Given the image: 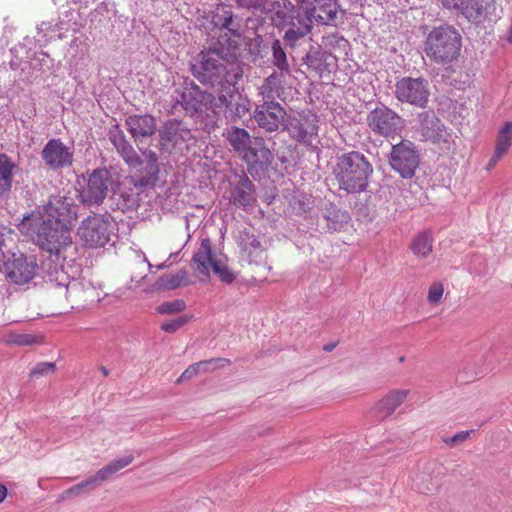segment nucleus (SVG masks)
Here are the masks:
<instances>
[{"label":"nucleus","instance_id":"6e6d98bb","mask_svg":"<svg viewBox=\"0 0 512 512\" xmlns=\"http://www.w3.org/2000/svg\"><path fill=\"white\" fill-rule=\"evenodd\" d=\"M506 40H507L509 43H512V25L509 27V29H508V31H507Z\"/></svg>","mask_w":512,"mask_h":512},{"label":"nucleus","instance_id":"dca6fc26","mask_svg":"<svg viewBox=\"0 0 512 512\" xmlns=\"http://www.w3.org/2000/svg\"><path fill=\"white\" fill-rule=\"evenodd\" d=\"M285 130L297 141L309 143L318 134L317 116L308 111L298 114L297 117H288Z\"/></svg>","mask_w":512,"mask_h":512},{"label":"nucleus","instance_id":"ddd939ff","mask_svg":"<svg viewBox=\"0 0 512 512\" xmlns=\"http://www.w3.org/2000/svg\"><path fill=\"white\" fill-rule=\"evenodd\" d=\"M396 98L414 106L424 107L428 102V83L422 78L404 77L396 83Z\"/></svg>","mask_w":512,"mask_h":512},{"label":"nucleus","instance_id":"864d4df0","mask_svg":"<svg viewBox=\"0 0 512 512\" xmlns=\"http://www.w3.org/2000/svg\"><path fill=\"white\" fill-rule=\"evenodd\" d=\"M8 490L5 485L0 484V503H2L7 497Z\"/></svg>","mask_w":512,"mask_h":512},{"label":"nucleus","instance_id":"473e14b6","mask_svg":"<svg viewBox=\"0 0 512 512\" xmlns=\"http://www.w3.org/2000/svg\"><path fill=\"white\" fill-rule=\"evenodd\" d=\"M14 168L15 165L11 159L5 154H0V197L11 190Z\"/></svg>","mask_w":512,"mask_h":512},{"label":"nucleus","instance_id":"f257e3e1","mask_svg":"<svg viewBox=\"0 0 512 512\" xmlns=\"http://www.w3.org/2000/svg\"><path fill=\"white\" fill-rule=\"evenodd\" d=\"M22 234L31 237L42 249L57 258L72 245L71 232L65 224H56L52 219H45L40 211H33L25 216L19 224Z\"/></svg>","mask_w":512,"mask_h":512},{"label":"nucleus","instance_id":"a211bd4d","mask_svg":"<svg viewBox=\"0 0 512 512\" xmlns=\"http://www.w3.org/2000/svg\"><path fill=\"white\" fill-rule=\"evenodd\" d=\"M111 175L106 169L94 170L89 178L86 189L82 193L83 201L88 204H100L106 198Z\"/></svg>","mask_w":512,"mask_h":512},{"label":"nucleus","instance_id":"39448f33","mask_svg":"<svg viewBox=\"0 0 512 512\" xmlns=\"http://www.w3.org/2000/svg\"><path fill=\"white\" fill-rule=\"evenodd\" d=\"M225 138L233 151L236 152L248 165L268 162L271 157L270 150L265 146L262 138H251L244 128L232 126L227 129Z\"/></svg>","mask_w":512,"mask_h":512},{"label":"nucleus","instance_id":"6ab92c4d","mask_svg":"<svg viewBox=\"0 0 512 512\" xmlns=\"http://www.w3.org/2000/svg\"><path fill=\"white\" fill-rule=\"evenodd\" d=\"M45 164L52 170L69 168L73 164V152L60 139H51L42 150Z\"/></svg>","mask_w":512,"mask_h":512},{"label":"nucleus","instance_id":"5fc2aeb1","mask_svg":"<svg viewBox=\"0 0 512 512\" xmlns=\"http://www.w3.org/2000/svg\"><path fill=\"white\" fill-rule=\"evenodd\" d=\"M80 492H81V490H78V488H77V486H76V485H75V486H73V487H71V488H69V489L66 491V493H67L68 495H77V494H79Z\"/></svg>","mask_w":512,"mask_h":512},{"label":"nucleus","instance_id":"412c9836","mask_svg":"<svg viewBox=\"0 0 512 512\" xmlns=\"http://www.w3.org/2000/svg\"><path fill=\"white\" fill-rule=\"evenodd\" d=\"M126 126L132 138L137 142L150 137L156 132V120L151 115H131L126 119Z\"/></svg>","mask_w":512,"mask_h":512},{"label":"nucleus","instance_id":"49530a36","mask_svg":"<svg viewBox=\"0 0 512 512\" xmlns=\"http://www.w3.org/2000/svg\"><path fill=\"white\" fill-rule=\"evenodd\" d=\"M185 309V302L176 300L173 302H165L159 307L160 313H177Z\"/></svg>","mask_w":512,"mask_h":512},{"label":"nucleus","instance_id":"0eeeda50","mask_svg":"<svg viewBox=\"0 0 512 512\" xmlns=\"http://www.w3.org/2000/svg\"><path fill=\"white\" fill-rule=\"evenodd\" d=\"M442 7L480 23L496 14V0H439Z\"/></svg>","mask_w":512,"mask_h":512},{"label":"nucleus","instance_id":"f8f14e48","mask_svg":"<svg viewBox=\"0 0 512 512\" xmlns=\"http://www.w3.org/2000/svg\"><path fill=\"white\" fill-rule=\"evenodd\" d=\"M296 3L299 6V11L294 13L283 37L291 47H294L300 39L312 31L314 22L310 15L311 0H296Z\"/></svg>","mask_w":512,"mask_h":512},{"label":"nucleus","instance_id":"4be33fe9","mask_svg":"<svg viewBox=\"0 0 512 512\" xmlns=\"http://www.w3.org/2000/svg\"><path fill=\"white\" fill-rule=\"evenodd\" d=\"M422 135L427 141H431L443 150H449L453 143L452 133L439 120L426 122L422 129Z\"/></svg>","mask_w":512,"mask_h":512},{"label":"nucleus","instance_id":"c03bdc74","mask_svg":"<svg viewBox=\"0 0 512 512\" xmlns=\"http://www.w3.org/2000/svg\"><path fill=\"white\" fill-rule=\"evenodd\" d=\"M109 138L117 151H120L122 147L124 148L130 144L125 138L123 132L117 126L110 130Z\"/></svg>","mask_w":512,"mask_h":512},{"label":"nucleus","instance_id":"5701e85b","mask_svg":"<svg viewBox=\"0 0 512 512\" xmlns=\"http://www.w3.org/2000/svg\"><path fill=\"white\" fill-rule=\"evenodd\" d=\"M311 16L315 22L328 25L337 16L336 3L333 0H311Z\"/></svg>","mask_w":512,"mask_h":512},{"label":"nucleus","instance_id":"37998d69","mask_svg":"<svg viewBox=\"0 0 512 512\" xmlns=\"http://www.w3.org/2000/svg\"><path fill=\"white\" fill-rule=\"evenodd\" d=\"M474 432H475L474 430L460 431V432H457L455 435H453L451 437H445L442 440L449 447H456L458 445H461L465 441L469 440L471 435Z\"/></svg>","mask_w":512,"mask_h":512},{"label":"nucleus","instance_id":"7ed1b4c3","mask_svg":"<svg viewBox=\"0 0 512 512\" xmlns=\"http://www.w3.org/2000/svg\"><path fill=\"white\" fill-rule=\"evenodd\" d=\"M462 48V37L453 26L434 27L427 35L424 52L430 61L446 65L458 60Z\"/></svg>","mask_w":512,"mask_h":512},{"label":"nucleus","instance_id":"aec40b11","mask_svg":"<svg viewBox=\"0 0 512 512\" xmlns=\"http://www.w3.org/2000/svg\"><path fill=\"white\" fill-rule=\"evenodd\" d=\"M133 460L134 457L131 455L114 460L105 465L103 468L99 469L95 475L87 478L85 481L78 483L76 486L78 490L81 491L89 486H96L99 483L108 480L112 475L130 465Z\"/></svg>","mask_w":512,"mask_h":512},{"label":"nucleus","instance_id":"6e6552de","mask_svg":"<svg viewBox=\"0 0 512 512\" xmlns=\"http://www.w3.org/2000/svg\"><path fill=\"white\" fill-rule=\"evenodd\" d=\"M419 162V154L412 142L402 141L392 146L389 154V164L402 178H412Z\"/></svg>","mask_w":512,"mask_h":512},{"label":"nucleus","instance_id":"1a4fd4ad","mask_svg":"<svg viewBox=\"0 0 512 512\" xmlns=\"http://www.w3.org/2000/svg\"><path fill=\"white\" fill-rule=\"evenodd\" d=\"M78 236L88 247H102L110 239V223L102 215H93L82 221Z\"/></svg>","mask_w":512,"mask_h":512},{"label":"nucleus","instance_id":"c9c22d12","mask_svg":"<svg viewBox=\"0 0 512 512\" xmlns=\"http://www.w3.org/2000/svg\"><path fill=\"white\" fill-rule=\"evenodd\" d=\"M271 49L273 56V64L278 68V70H281L284 73H290V66L287 61L286 53L278 39L272 42Z\"/></svg>","mask_w":512,"mask_h":512},{"label":"nucleus","instance_id":"cd10ccee","mask_svg":"<svg viewBox=\"0 0 512 512\" xmlns=\"http://www.w3.org/2000/svg\"><path fill=\"white\" fill-rule=\"evenodd\" d=\"M214 97L210 93L203 92L198 88L184 92L182 94V101L186 110L202 111L212 103Z\"/></svg>","mask_w":512,"mask_h":512},{"label":"nucleus","instance_id":"09e8293b","mask_svg":"<svg viewBox=\"0 0 512 512\" xmlns=\"http://www.w3.org/2000/svg\"><path fill=\"white\" fill-rule=\"evenodd\" d=\"M147 274L144 275H132L131 281L129 284L130 289H135L143 286L144 280L146 279Z\"/></svg>","mask_w":512,"mask_h":512},{"label":"nucleus","instance_id":"e433bc0d","mask_svg":"<svg viewBox=\"0 0 512 512\" xmlns=\"http://www.w3.org/2000/svg\"><path fill=\"white\" fill-rule=\"evenodd\" d=\"M161 286L165 289H175L188 284V273L181 269L173 275L161 278Z\"/></svg>","mask_w":512,"mask_h":512},{"label":"nucleus","instance_id":"f704fd0d","mask_svg":"<svg viewBox=\"0 0 512 512\" xmlns=\"http://www.w3.org/2000/svg\"><path fill=\"white\" fill-rule=\"evenodd\" d=\"M512 145V123L506 122L498 133L495 152L506 155Z\"/></svg>","mask_w":512,"mask_h":512},{"label":"nucleus","instance_id":"052dcab7","mask_svg":"<svg viewBox=\"0 0 512 512\" xmlns=\"http://www.w3.org/2000/svg\"><path fill=\"white\" fill-rule=\"evenodd\" d=\"M103 373H104V375L108 374L107 370H103Z\"/></svg>","mask_w":512,"mask_h":512},{"label":"nucleus","instance_id":"393cba45","mask_svg":"<svg viewBox=\"0 0 512 512\" xmlns=\"http://www.w3.org/2000/svg\"><path fill=\"white\" fill-rule=\"evenodd\" d=\"M143 156L146 160L144 175H142L139 179L133 178L132 182L135 187L149 186L154 184L158 178L159 165L156 153L152 150H146L143 152Z\"/></svg>","mask_w":512,"mask_h":512},{"label":"nucleus","instance_id":"f3484780","mask_svg":"<svg viewBox=\"0 0 512 512\" xmlns=\"http://www.w3.org/2000/svg\"><path fill=\"white\" fill-rule=\"evenodd\" d=\"M44 211L46 219H52L54 223L66 226L70 225L77 216L73 199L61 195L51 196L44 206Z\"/></svg>","mask_w":512,"mask_h":512},{"label":"nucleus","instance_id":"a19ab883","mask_svg":"<svg viewBox=\"0 0 512 512\" xmlns=\"http://www.w3.org/2000/svg\"><path fill=\"white\" fill-rule=\"evenodd\" d=\"M118 153L121 155L123 160L134 169H138L142 166L143 161L140 159L134 148L131 146V144L127 145L126 147H122Z\"/></svg>","mask_w":512,"mask_h":512},{"label":"nucleus","instance_id":"423d86ee","mask_svg":"<svg viewBox=\"0 0 512 512\" xmlns=\"http://www.w3.org/2000/svg\"><path fill=\"white\" fill-rule=\"evenodd\" d=\"M195 271L198 275L208 278L210 270L220 281L231 284L235 280V274L229 269L226 262L218 259L213 253L211 241L208 238L202 239L198 250L193 256Z\"/></svg>","mask_w":512,"mask_h":512},{"label":"nucleus","instance_id":"603ef678","mask_svg":"<svg viewBox=\"0 0 512 512\" xmlns=\"http://www.w3.org/2000/svg\"><path fill=\"white\" fill-rule=\"evenodd\" d=\"M20 344L24 345H31L33 343H36L35 338L30 335L23 336L22 339L19 341Z\"/></svg>","mask_w":512,"mask_h":512},{"label":"nucleus","instance_id":"de8ad7c7","mask_svg":"<svg viewBox=\"0 0 512 512\" xmlns=\"http://www.w3.org/2000/svg\"><path fill=\"white\" fill-rule=\"evenodd\" d=\"M54 369H55L54 363L43 362V363H39L33 370H31L30 375L31 376L44 375L49 372H53Z\"/></svg>","mask_w":512,"mask_h":512},{"label":"nucleus","instance_id":"20e7f679","mask_svg":"<svg viewBox=\"0 0 512 512\" xmlns=\"http://www.w3.org/2000/svg\"><path fill=\"white\" fill-rule=\"evenodd\" d=\"M337 166L336 179L340 189L348 193H359L366 189L373 168L363 154L356 151L344 154Z\"/></svg>","mask_w":512,"mask_h":512},{"label":"nucleus","instance_id":"bb28decb","mask_svg":"<svg viewBox=\"0 0 512 512\" xmlns=\"http://www.w3.org/2000/svg\"><path fill=\"white\" fill-rule=\"evenodd\" d=\"M289 75L290 73H284L283 71L279 70L278 72H273L270 76H268L259 89L263 98L273 99L276 95L279 96V94L284 89L286 77Z\"/></svg>","mask_w":512,"mask_h":512},{"label":"nucleus","instance_id":"4c0bfd02","mask_svg":"<svg viewBox=\"0 0 512 512\" xmlns=\"http://www.w3.org/2000/svg\"><path fill=\"white\" fill-rule=\"evenodd\" d=\"M243 238L242 251L247 255L250 261H253L259 253L262 252L261 244L254 235L245 234Z\"/></svg>","mask_w":512,"mask_h":512},{"label":"nucleus","instance_id":"58836bf2","mask_svg":"<svg viewBox=\"0 0 512 512\" xmlns=\"http://www.w3.org/2000/svg\"><path fill=\"white\" fill-rule=\"evenodd\" d=\"M293 15V6H291V8H287L286 6L280 7L275 11L272 21L276 27L285 28L291 23Z\"/></svg>","mask_w":512,"mask_h":512},{"label":"nucleus","instance_id":"13d9d810","mask_svg":"<svg viewBox=\"0 0 512 512\" xmlns=\"http://www.w3.org/2000/svg\"><path fill=\"white\" fill-rule=\"evenodd\" d=\"M165 134H166V132H164V131H163V132H161V138H162V139H165Z\"/></svg>","mask_w":512,"mask_h":512},{"label":"nucleus","instance_id":"4468645a","mask_svg":"<svg viewBox=\"0 0 512 512\" xmlns=\"http://www.w3.org/2000/svg\"><path fill=\"white\" fill-rule=\"evenodd\" d=\"M37 268L36 260L24 254H13L4 263L7 280L16 285L30 282L35 277Z\"/></svg>","mask_w":512,"mask_h":512},{"label":"nucleus","instance_id":"8fccbe9b","mask_svg":"<svg viewBox=\"0 0 512 512\" xmlns=\"http://www.w3.org/2000/svg\"><path fill=\"white\" fill-rule=\"evenodd\" d=\"M264 0H237L238 4L242 7H260Z\"/></svg>","mask_w":512,"mask_h":512},{"label":"nucleus","instance_id":"9b49d317","mask_svg":"<svg viewBox=\"0 0 512 512\" xmlns=\"http://www.w3.org/2000/svg\"><path fill=\"white\" fill-rule=\"evenodd\" d=\"M253 116L258 126L267 132H275L280 128L285 130L288 122L285 109L272 99L257 105Z\"/></svg>","mask_w":512,"mask_h":512},{"label":"nucleus","instance_id":"c85d7f7f","mask_svg":"<svg viewBox=\"0 0 512 512\" xmlns=\"http://www.w3.org/2000/svg\"><path fill=\"white\" fill-rule=\"evenodd\" d=\"M212 23L215 27L227 30L232 36H240L239 25L234 21L233 12L226 6L217 8L212 17Z\"/></svg>","mask_w":512,"mask_h":512},{"label":"nucleus","instance_id":"a18cd8bd","mask_svg":"<svg viewBox=\"0 0 512 512\" xmlns=\"http://www.w3.org/2000/svg\"><path fill=\"white\" fill-rule=\"evenodd\" d=\"M189 320L190 318H188L187 316H181L178 317L177 319L165 321L161 324V329L164 330L165 332L172 333L177 331L183 325H185Z\"/></svg>","mask_w":512,"mask_h":512},{"label":"nucleus","instance_id":"b1692460","mask_svg":"<svg viewBox=\"0 0 512 512\" xmlns=\"http://www.w3.org/2000/svg\"><path fill=\"white\" fill-rule=\"evenodd\" d=\"M409 395V390H390L376 404V410L383 417L390 416L399 406L403 404Z\"/></svg>","mask_w":512,"mask_h":512},{"label":"nucleus","instance_id":"9d476101","mask_svg":"<svg viewBox=\"0 0 512 512\" xmlns=\"http://www.w3.org/2000/svg\"><path fill=\"white\" fill-rule=\"evenodd\" d=\"M367 124L375 134L383 137H393L403 127L401 117L386 106L373 109L367 116Z\"/></svg>","mask_w":512,"mask_h":512},{"label":"nucleus","instance_id":"2eb2a0df","mask_svg":"<svg viewBox=\"0 0 512 512\" xmlns=\"http://www.w3.org/2000/svg\"><path fill=\"white\" fill-rule=\"evenodd\" d=\"M236 85H228L218 92V101L225 106L226 117L232 121L242 119L250 111V101L239 94Z\"/></svg>","mask_w":512,"mask_h":512},{"label":"nucleus","instance_id":"3c124183","mask_svg":"<svg viewBox=\"0 0 512 512\" xmlns=\"http://www.w3.org/2000/svg\"><path fill=\"white\" fill-rule=\"evenodd\" d=\"M502 157H504V155L498 154L497 152L494 151V154L492 155V157L490 158V160H489V162L487 164V169L490 170L493 167H495L496 164L500 161V159Z\"/></svg>","mask_w":512,"mask_h":512},{"label":"nucleus","instance_id":"79ce46f5","mask_svg":"<svg viewBox=\"0 0 512 512\" xmlns=\"http://www.w3.org/2000/svg\"><path fill=\"white\" fill-rule=\"evenodd\" d=\"M444 286L440 282H434L429 286L427 301L430 304L438 305L443 297Z\"/></svg>","mask_w":512,"mask_h":512},{"label":"nucleus","instance_id":"bf43d9fd","mask_svg":"<svg viewBox=\"0 0 512 512\" xmlns=\"http://www.w3.org/2000/svg\"><path fill=\"white\" fill-rule=\"evenodd\" d=\"M4 229L6 230V228H4ZM7 231H8V233H11V232H12V230H11L10 228H9V229H7Z\"/></svg>","mask_w":512,"mask_h":512},{"label":"nucleus","instance_id":"4d7b16f0","mask_svg":"<svg viewBox=\"0 0 512 512\" xmlns=\"http://www.w3.org/2000/svg\"><path fill=\"white\" fill-rule=\"evenodd\" d=\"M334 347H335L334 344H328V345L324 346V350L325 351H332L334 349Z\"/></svg>","mask_w":512,"mask_h":512},{"label":"nucleus","instance_id":"2f4dec72","mask_svg":"<svg viewBox=\"0 0 512 512\" xmlns=\"http://www.w3.org/2000/svg\"><path fill=\"white\" fill-rule=\"evenodd\" d=\"M228 364H230V360L226 358L210 359L194 363L181 374L176 383H181L196 376L202 367H206V369H208L209 366H212V369H215L225 367Z\"/></svg>","mask_w":512,"mask_h":512},{"label":"nucleus","instance_id":"c756f323","mask_svg":"<svg viewBox=\"0 0 512 512\" xmlns=\"http://www.w3.org/2000/svg\"><path fill=\"white\" fill-rule=\"evenodd\" d=\"M68 280L67 276H62L59 283L56 284V290L59 295H64L65 298L72 303L83 300L84 298V289L83 285L77 280L65 281Z\"/></svg>","mask_w":512,"mask_h":512},{"label":"nucleus","instance_id":"7c9ffc66","mask_svg":"<svg viewBox=\"0 0 512 512\" xmlns=\"http://www.w3.org/2000/svg\"><path fill=\"white\" fill-rule=\"evenodd\" d=\"M433 248V237L429 231H422L415 235L410 244V250L418 258H425Z\"/></svg>","mask_w":512,"mask_h":512},{"label":"nucleus","instance_id":"f03ea898","mask_svg":"<svg viewBox=\"0 0 512 512\" xmlns=\"http://www.w3.org/2000/svg\"><path fill=\"white\" fill-rule=\"evenodd\" d=\"M195 76L203 84L218 86L219 92L228 85L237 84L243 77V69L238 63L224 65L220 54L209 50L201 53L200 63L195 68Z\"/></svg>","mask_w":512,"mask_h":512},{"label":"nucleus","instance_id":"72a5a7b5","mask_svg":"<svg viewBox=\"0 0 512 512\" xmlns=\"http://www.w3.org/2000/svg\"><path fill=\"white\" fill-rule=\"evenodd\" d=\"M439 486L438 479L428 471H422L413 480V488L421 494H430Z\"/></svg>","mask_w":512,"mask_h":512},{"label":"nucleus","instance_id":"ea45409f","mask_svg":"<svg viewBox=\"0 0 512 512\" xmlns=\"http://www.w3.org/2000/svg\"><path fill=\"white\" fill-rule=\"evenodd\" d=\"M118 153L121 155L123 160L134 169H138L142 166L143 161L140 159L134 148L131 146V144L127 145L126 147H122Z\"/></svg>","mask_w":512,"mask_h":512},{"label":"nucleus","instance_id":"a878e982","mask_svg":"<svg viewBox=\"0 0 512 512\" xmlns=\"http://www.w3.org/2000/svg\"><path fill=\"white\" fill-rule=\"evenodd\" d=\"M233 202L239 206H251L255 201V189L252 181L243 175L232 191Z\"/></svg>","mask_w":512,"mask_h":512}]
</instances>
